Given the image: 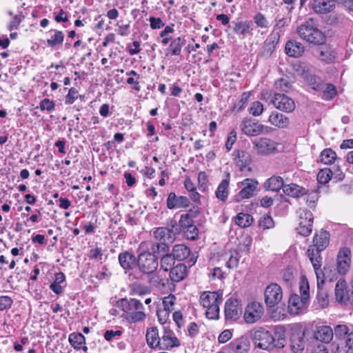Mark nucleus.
<instances>
[{"label": "nucleus", "instance_id": "1", "mask_svg": "<svg viewBox=\"0 0 353 353\" xmlns=\"http://www.w3.org/2000/svg\"><path fill=\"white\" fill-rule=\"evenodd\" d=\"M117 306L125 314V319L130 323L141 321L146 317L143 303L137 299H120Z\"/></svg>", "mask_w": 353, "mask_h": 353}, {"label": "nucleus", "instance_id": "2", "mask_svg": "<svg viewBox=\"0 0 353 353\" xmlns=\"http://www.w3.org/2000/svg\"><path fill=\"white\" fill-rule=\"evenodd\" d=\"M296 32L299 37L310 43L321 44L323 42L325 36L318 28V21L310 18L297 27Z\"/></svg>", "mask_w": 353, "mask_h": 353}, {"label": "nucleus", "instance_id": "3", "mask_svg": "<svg viewBox=\"0 0 353 353\" xmlns=\"http://www.w3.org/2000/svg\"><path fill=\"white\" fill-rule=\"evenodd\" d=\"M222 294L218 292H204L200 296V303L206 309L205 315L209 319H217L219 306L222 303Z\"/></svg>", "mask_w": 353, "mask_h": 353}, {"label": "nucleus", "instance_id": "4", "mask_svg": "<svg viewBox=\"0 0 353 353\" xmlns=\"http://www.w3.org/2000/svg\"><path fill=\"white\" fill-rule=\"evenodd\" d=\"M172 228H174V226H172ZM153 234L154 238L161 243H153L151 246V252L154 253L168 252L169 248L166 243L172 242L174 240L176 232H174L173 229L161 227L157 228Z\"/></svg>", "mask_w": 353, "mask_h": 353}, {"label": "nucleus", "instance_id": "5", "mask_svg": "<svg viewBox=\"0 0 353 353\" xmlns=\"http://www.w3.org/2000/svg\"><path fill=\"white\" fill-rule=\"evenodd\" d=\"M336 301L341 304L353 305V279L349 285L344 280H339L335 285Z\"/></svg>", "mask_w": 353, "mask_h": 353}, {"label": "nucleus", "instance_id": "6", "mask_svg": "<svg viewBox=\"0 0 353 353\" xmlns=\"http://www.w3.org/2000/svg\"><path fill=\"white\" fill-rule=\"evenodd\" d=\"M139 270L144 274H152L157 269L159 263L154 252H143L137 259Z\"/></svg>", "mask_w": 353, "mask_h": 353}, {"label": "nucleus", "instance_id": "7", "mask_svg": "<svg viewBox=\"0 0 353 353\" xmlns=\"http://www.w3.org/2000/svg\"><path fill=\"white\" fill-rule=\"evenodd\" d=\"M241 128L243 133L248 136L255 137L261 134H269L271 128L251 119L245 118L241 123Z\"/></svg>", "mask_w": 353, "mask_h": 353}, {"label": "nucleus", "instance_id": "8", "mask_svg": "<svg viewBox=\"0 0 353 353\" xmlns=\"http://www.w3.org/2000/svg\"><path fill=\"white\" fill-rule=\"evenodd\" d=\"M299 226L296 228L297 232L303 236H309L312 231L313 215L312 213L307 209H299Z\"/></svg>", "mask_w": 353, "mask_h": 353}, {"label": "nucleus", "instance_id": "9", "mask_svg": "<svg viewBox=\"0 0 353 353\" xmlns=\"http://www.w3.org/2000/svg\"><path fill=\"white\" fill-rule=\"evenodd\" d=\"M258 181L254 179L247 178L242 181L239 184V188H241L238 194L234 196V200L236 202H239L244 199H249L254 196L257 186Z\"/></svg>", "mask_w": 353, "mask_h": 353}, {"label": "nucleus", "instance_id": "10", "mask_svg": "<svg viewBox=\"0 0 353 353\" xmlns=\"http://www.w3.org/2000/svg\"><path fill=\"white\" fill-rule=\"evenodd\" d=\"M253 339L256 345L262 350H271L274 348V338L272 334L263 328L254 332Z\"/></svg>", "mask_w": 353, "mask_h": 353}, {"label": "nucleus", "instance_id": "11", "mask_svg": "<svg viewBox=\"0 0 353 353\" xmlns=\"http://www.w3.org/2000/svg\"><path fill=\"white\" fill-rule=\"evenodd\" d=\"M265 303L270 307H274L283 298V291L280 285L271 283L268 285L264 292Z\"/></svg>", "mask_w": 353, "mask_h": 353}, {"label": "nucleus", "instance_id": "12", "mask_svg": "<svg viewBox=\"0 0 353 353\" xmlns=\"http://www.w3.org/2000/svg\"><path fill=\"white\" fill-rule=\"evenodd\" d=\"M242 314V307L236 299L230 298L225 303V316L227 321H236Z\"/></svg>", "mask_w": 353, "mask_h": 353}, {"label": "nucleus", "instance_id": "13", "mask_svg": "<svg viewBox=\"0 0 353 353\" xmlns=\"http://www.w3.org/2000/svg\"><path fill=\"white\" fill-rule=\"evenodd\" d=\"M351 265V250L344 247L339 250L336 258V268L340 274H345Z\"/></svg>", "mask_w": 353, "mask_h": 353}, {"label": "nucleus", "instance_id": "14", "mask_svg": "<svg viewBox=\"0 0 353 353\" xmlns=\"http://www.w3.org/2000/svg\"><path fill=\"white\" fill-rule=\"evenodd\" d=\"M264 312L263 305L257 302L248 304L244 313V319L247 323H254L263 316Z\"/></svg>", "mask_w": 353, "mask_h": 353}, {"label": "nucleus", "instance_id": "15", "mask_svg": "<svg viewBox=\"0 0 353 353\" xmlns=\"http://www.w3.org/2000/svg\"><path fill=\"white\" fill-rule=\"evenodd\" d=\"M254 149L257 154L266 155L274 152L276 149L277 143L266 137L258 139L252 142Z\"/></svg>", "mask_w": 353, "mask_h": 353}, {"label": "nucleus", "instance_id": "16", "mask_svg": "<svg viewBox=\"0 0 353 353\" xmlns=\"http://www.w3.org/2000/svg\"><path fill=\"white\" fill-rule=\"evenodd\" d=\"M272 103L276 109L285 112H292L295 109L294 100L285 94H275Z\"/></svg>", "mask_w": 353, "mask_h": 353}, {"label": "nucleus", "instance_id": "17", "mask_svg": "<svg viewBox=\"0 0 353 353\" xmlns=\"http://www.w3.org/2000/svg\"><path fill=\"white\" fill-rule=\"evenodd\" d=\"M308 303L305 298H301L296 294H292L288 300L289 312L293 315L303 313L306 310Z\"/></svg>", "mask_w": 353, "mask_h": 353}, {"label": "nucleus", "instance_id": "18", "mask_svg": "<svg viewBox=\"0 0 353 353\" xmlns=\"http://www.w3.org/2000/svg\"><path fill=\"white\" fill-rule=\"evenodd\" d=\"M334 334L337 340L345 343L350 350H353V330L346 325H338L334 327Z\"/></svg>", "mask_w": 353, "mask_h": 353}, {"label": "nucleus", "instance_id": "19", "mask_svg": "<svg viewBox=\"0 0 353 353\" xmlns=\"http://www.w3.org/2000/svg\"><path fill=\"white\" fill-rule=\"evenodd\" d=\"M180 343L174 334L170 329L164 327V331L159 343V348L163 350H168L174 347L179 346Z\"/></svg>", "mask_w": 353, "mask_h": 353}, {"label": "nucleus", "instance_id": "20", "mask_svg": "<svg viewBox=\"0 0 353 353\" xmlns=\"http://www.w3.org/2000/svg\"><path fill=\"white\" fill-rule=\"evenodd\" d=\"M250 347V342L246 336L235 339L228 345L230 353H248Z\"/></svg>", "mask_w": 353, "mask_h": 353}, {"label": "nucleus", "instance_id": "21", "mask_svg": "<svg viewBox=\"0 0 353 353\" xmlns=\"http://www.w3.org/2000/svg\"><path fill=\"white\" fill-rule=\"evenodd\" d=\"M322 250H319L317 248L310 246L307 249V254L314 269L317 279H319L320 274L322 273L321 267L322 265V258L320 252ZM320 283L318 281V287L319 288Z\"/></svg>", "mask_w": 353, "mask_h": 353}, {"label": "nucleus", "instance_id": "22", "mask_svg": "<svg viewBox=\"0 0 353 353\" xmlns=\"http://www.w3.org/2000/svg\"><path fill=\"white\" fill-rule=\"evenodd\" d=\"M268 122L271 125L281 129L288 128L290 123V119L288 117L277 111L271 112L268 117Z\"/></svg>", "mask_w": 353, "mask_h": 353}, {"label": "nucleus", "instance_id": "23", "mask_svg": "<svg viewBox=\"0 0 353 353\" xmlns=\"http://www.w3.org/2000/svg\"><path fill=\"white\" fill-rule=\"evenodd\" d=\"M230 174L225 172V178L222 179L215 192L216 197L221 201L225 202L229 195V185Z\"/></svg>", "mask_w": 353, "mask_h": 353}, {"label": "nucleus", "instance_id": "24", "mask_svg": "<svg viewBox=\"0 0 353 353\" xmlns=\"http://www.w3.org/2000/svg\"><path fill=\"white\" fill-rule=\"evenodd\" d=\"M305 332L299 331L293 333L290 340V346L294 353H301L305 348Z\"/></svg>", "mask_w": 353, "mask_h": 353}, {"label": "nucleus", "instance_id": "25", "mask_svg": "<svg viewBox=\"0 0 353 353\" xmlns=\"http://www.w3.org/2000/svg\"><path fill=\"white\" fill-rule=\"evenodd\" d=\"M234 161L240 171L243 172L246 169L248 171H251V168L248 167L251 163V157L247 152L237 150L235 153Z\"/></svg>", "mask_w": 353, "mask_h": 353}, {"label": "nucleus", "instance_id": "26", "mask_svg": "<svg viewBox=\"0 0 353 353\" xmlns=\"http://www.w3.org/2000/svg\"><path fill=\"white\" fill-rule=\"evenodd\" d=\"M280 38L279 32H272L266 39L263 45V54L269 57L275 50Z\"/></svg>", "mask_w": 353, "mask_h": 353}, {"label": "nucleus", "instance_id": "27", "mask_svg": "<svg viewBox=\"0 0 353 353\" xmlns=\"http://www.w3.org/2000/svg\"><path fill=\"white\" fill-rule=\"evenodd\" d=\"M188 205L189 200L186 196H177L174 192H170L167 199V206L169 209L185 208Z\"/></svg>", "mask_w": 353, "mask_h": 353}, {"label": "nucleus", "instance_id": "28", "mask_svg": "<svg viewBox=\"0 0 353 353\" xmlns=\"http://www.w3.org/2000/svg\"><path fill=\"white\" fill-rule=\"evenodd\" d=\"M319 59L326 63H331L334 62L336 58L337 53L333 47L329 45L321 46L319 50Z\"/></svg>", "mask_w": 353, "mask_h": 353}, {"label": "nucleus", "instance_id": "29", "mask_svg": "<svg viewBox=\"0 0 353 353\" xmlns=\"http://www.w3.org/2000/svg\"><path fill=\"white\" fill-rule=\"evenodd\" d=\"M233 31L235 34L245 37L248 34L252 35L253 26L251 21H233Z\"/></svg>", "mask_w": 353, "mask_h": 353}, {"label": "nucleus", "instance_id": "30", "mask_svg": "<svg viewBox=\"0 0 353 353\" xmlns=\"http://www.w3.org/2000/svg\"><path fill=\"white\" fill-rule=\"evenodd\" d=\"M310 6L311 8L318 14L328 13L334 8L329 0H313Z\"/></svg>", "mask_w": 353, "mask_h": 353}, {"label": "nucleus", "instance_id": "31", "mask_svg": "<svg viewBox=\"0 0 353 353\" xmlns=\"http://www.w3.org/2000/svg\"><path fill=\"white\" fill-rule=\"evenodd\" d=\"M329 242V233L322 230L315 234L313 239V245L311 246L317 248L319 250H323L327 248Z\"/></svg>", "mask_w": 353, "mask_h": 353}, {"label": "nucleus", "instance_id": "32", "mask_svg": "<svg viewBox=\"0 0 353 353\" xmlns=\"http://www.w3.org/2000/svg\"><path fill=\"white\" fill-rule=\"evenodd\" d=\"M187 266L183 263H178L170 271V278L173 282H179L187 276Z\"/></svg>", "mask_w": 353, "mask_h": 353}, {"label": "nucleus", "instance_id": "33", "mask_svg": "<svg viewBox=\"0 0 353 353\" xmlns=\"http://www.w3.org/2000/svg\"><path fill=\"white\" fill-rule=\"evenodd\" d=\"M137 259L133 254L129 252H124L119 256V263L125 270H132L135 267Z\"/></svg>", "mask_w": 353, "mask_h": 353}, {"label": "nucleus", "instance_id": "34", "mask_svg": "<svg viewBox=\"0 0 353 353\" xmlns=\"http://www.w3.org/2000/svg\"><path fill=\"white\" fill-rule=\"evenodd\" d=\"M285 52L290 57H299L304 52V47L300 42L289 41L285 44Z\"/></svg>", "mask_w": 353, "mask_h": 353}, {"label": "nucleus", "instance_id": "35", "mask_svg": "<svg viewBox=\"0 0 353 353\" xmlns=\"http://www.w3.org/2000/svg\"><path fill=\"white\" fill-rule=\"evenodd\" d=\"M333 330L329 326L319 327L314 334L316 340L325 343H330L333 339Z\"/></svg>", "mask_w": 353, "mask_h": 353}, {"label": "nucleus", "instance_id": "36", "mask_svg": "<svg viewBox=\"0 0 353 353\" xmlns=\"http://www.w3.org/2000/svg\"><path fill=\"white\" fill-rule=\"evenodd\" d=\"M274 347L276 348H282L285 346V329L283 326L277 325L274 327Z\"/></svg>", "mask_w": 353, "mask_h": 353}, {"label": "nucleus", "instance_id": "37", "mask_svg": "<svg viewBox=\"0 0 353 353\" xmlns=\"http://www.w3.org/2000/svg\"><path fill=\"white\" fill-rule=\"evenodd\" d=\"M283 186H285L283 179L279 176H272L264 184L266 190L273 192H278L281 188L283 189Z\"/></svg>", "mask_w": 353, "mask_h": 353}, {"label": "nucleus", "instance_id": "38", "mask_svg": "<svg viewBox=\"0 0 353 353\" xmlns=\"http://www.w3.org/2000/svg\"><path fill=\"white\" fill-rule=\"evenodd\" d=\"M283 192L290 196L299 197L306 194V190L295 183H290L283 186Z\"/></svg>", "mask_w": 353, "mask_h": 353}, {"label": "nucleus", "instance_id": "39", "mask_svg": "<svg viewBox=\"0 0 353 353\" xmlns=\"http://www.w3.org/2000/svg\"><path fill=\"white\" fill-rule=\"evenodd\" d=\"M146 341L148 345L151 348H156L159 347L161 337L159 335V332L157 327H152L147 331Z\"/></svg>", "mask_w": 353, "mask_h": 353}, {"label": "nucleus", "instance_id": "40", "mask_svg": "<svg viewBox=\"0 0 353 353\" xmlns=\"http://www.w3.org/2000/svg\"><path fill=\"white\" fill-rule=\"evenodd\" d=\"M190 254L188 247L183 244L175 245L172 249V256L178 261L185 259Z\"/></svg>", "mask_w": 353, "mask_h": 353}, {"label": "nucleus", "instance_id": "41", "mask_svg": "<svg viewBox=\"0 0 353 353\" xmlns=\"http://www.w3.org/2000/svg\"><path fill=\"white\" fill-rule=\"evenodd\" d=\"M296 270L293 267H288L282 274V280L287 285L291 287L296 282Z\"/></svg>", "mask_w": 353, "mask_h": 353}, {"label": "nucleus", "instance_id": "42", "mask_svg": "<svg viewBox=\"0 0 353 353\" xmlns=\"http://www.w3.org/2000/svg\"><path fill=\"white\" fill-rule=\"evenodd\" d=\"M185 44V40L180 37L172 39L168 50L172 55H179L181 48Z\"/></svg>", "mask_w": 353, "mask_h": 353}, {"label": "nucleus", "instance_id": "43", "mask_svg": "<svg viewBox=\"0 0 353 353\" xmlns=\"http://www.w3.org/2000/svg\"><path fill=\"white\" fill-rule=\"evenodd\" d=\"M164 254L160 259V268L165 272H168L174 266L175 259L171 254H168V252Z\"/></svg>", "mask_w": 353, "mask_h": 353}, {"label": "nucleus", "instance_id": "44", "mask_svg": "<svg viewBox=\"0 0 353 353\" xmlns=\"http://www.w3.org/2000/svg\"><path fill=\"white\" fill-rule=\"evenodd\" d=\"M65 280V277L63 273L59 272L55 274L54 282L50 285V290H52L57 294H60L63 292V288L61 285Z\"/></svg>", "mask_w": 353, "mask_h": 353}, {"label": "nucleus", "instance_id": "45", "mask_svg": "<svg viewBox=\"0 0 353 353\" xmlns=\"http://www.w3.org/2000/svg\"><path fill=\"white\" fill-rule=\"evenodd\" d=\"M252 216L246 213H239L235 217V223L241 228H247L252 225Z\"/></svg>", "mask_w": 353, "mask_h": 353}, {"label": "nucleus", "instance_id": "46", "mask_svg": "<svg viewBox=\"0 0 353 353\" xmlns=\"http://www.w3.org/2000/svg\"><path fill=\"white\" fill-rule=\"evenodd\" d=\"M305 81L312 89L318 92H319L320 90H322L323 88V86H324L323 81L315 75H307L305 78Z\"/></svg>", "mask_w": 353, "mask_h": 353}, {"label": "nucleus", "instance_id": "47", "mask_svg": "<svg viewBox=\"0 0 353 353\" xmlns=\"http://www.w3.org/2000/svg\"><path fill=\"white\" fill-rule=\"evenodd\" d=\"M69 341L74 349L80 350L85 343V337L81 333H72L69 336Z\"/></svg>", "mask_w": 353, "mask_h": 353}, {"label": "nucleus", "instance_id": "48", "mask_svg": "<svg viewBox=\"0 0 353 353\" xmlns=\"http://www.w3.org/2000/svg\"><path fill=\"white\" fill-rule=\"evenodd\" d=\"M321 161L324 164H332L336 159V152L330 148L323 150L321 153Z\"/></svg>", "mask_w": 353, "mask_h": 353}, {"label": "nucleus", "instance_id": "49", "mask_svg": "<svg viewBox=\"0 0 353 353\" xmlns=\"http://www.w3.org/2000/svg\"><path fill=\"white\" fill-rule=\"evenodd\" d=\"M332 175V170L330 168L321 169L317 174V181L321 184H326L331 180Z\"/></svg>", "mask_w": 353, "mask_h": 353}, {"label": "nucleus", "instance_id": "50", "mask_svg": "<svg viewBox=\"0 0 353 353\" xmlns=\"http://www.w3.org/2000/svg\"><path fill=\"white\" fill-rule=\"evenodd\" d=\"M64 39V34L61 31L54 30V34L47 40L48 45L50 47L61 45Z\"/></svg>", "mask_w": 353, "mask_h": 353}, {"label": "nucleus", "instance_id": "51", "mask_svg": "<svg viewBox=\"0 0 353 353\" xmlns=\"http://www.w3.org/2000/svg\"><path fill=\"white\" fill-rule=\"evenodd\" d=\"M323 89L319 92H322V97L325 100H330L336 94L335 87L332 84L324 83Z\"/></svg>", "mask_w": 353, "mask_h": 353}, {"label": "nucleus", "instance_id": "52", "mask_svg": "<svg viewBox=\"0 0 353 353\" xmlns=\"http://www.w3.org/2000/svg\"><path fill=\"white\" fill-rule=\"evenodd\" d=\"M274 87L278 90L288 92L292 90V85L287 79L281 78L274 82Z\"/></svg>", "mask_w": 353, "mask_h": 353}, {"label": "nucleus", "instance_id": "53", "mask_svg": "<svg viewBox=\"0 0 353 353\" xmlns=\"http://www.w3.org/2000/svg\"><path fill=\"white\" fill-rule=\"evenodd\" d=\"M299 292L301 298H305V300L309 301L310 300V287L307 279L303 277L299 284Z\"/></svg>", "mask_w": 353, "mask_h": 353}, {"label": "nucleus", "instance_id": "54", "mask_svg": "<svg viewBox=\"0 0 353 353\" xmlns=\"http://www.w3.org/2000/svg\"><path fill=\"white\" fill-rule=\"evenodd\" d=\"M263 110L264 108L263 104L261 102L256 101L252 102L250 104L248 111L252 115L258 117L263 113Z\"/></svg>", "mask_w": 353, "mask_h": 353}, {"label": "nucleus", "instance_id": "55", "mask_svg": "<svg viewBox=\"0 0 353 353\" xmlns=\"http://www.w3.org/2000/svg\"><path fill=\"white\" fill-rule=\"evenodd\" d=\"M239 261V253L236 251H231L230 257L226 263V265L228 268H234L237 267Z\"/></svg>", "mask_w": 353, "mask_h": 353}, {"label": "nucleus", "instance_id": "56", "mask_svg": "<svg viewBox=\"0 0 353 353\" xmlns=\"http://www.w3.org/2000/svg\"><path fill=\"white\" fill-rule=\"evenodd\" d=\"M176 301V297L174 295H169L168 296H165L163 299V309L172 312L174 310V306Z\"/></svg>", "mask_w": 353, "mask_h": 353}, {"label": "nucleus", "instance_id": "57", "mask_svg": "<svg viewBox=\"0 0 353 353\" xmlns=\"http://www.w3.org/2000/svg\"><path fill=\"white\" fill-rule=\"evenodd\" d=\"M332 347V350L334 353H347L350 350L346 344L341 342L340 340L333 343Z\"/></svg>", "mask_w": 353, "mask_h": 353}, {"label": "nucleus", "instance_id": "58", "mask_svg": "<svg viewBox=\"0 0 353 353\" xmlns=\"http://www.w3.org/2000/svg\"><path fill=\"white\" fill-rule=\"evenodd\" d=\"M259 224L264 230L272 228L274 225L272 218L268 214L260 219Z\"/></svg>", "mask_w": 353, "mask_h": 353}, {"label": "nucleus", "instance_id": "59", "mask_svg": "<svg viewBox=\"0 0 353 353\" xmlns=\"http://www.w3.org/2000/svg\"><path fill=\"white\" fill-rule=\"evenodd\" d=\"M198 185L202 192H205L208 188V176L204 172H200L198 174Z\"/></svg>", "mask_w": 353, "mask_h": 353}, {"label": "nucleus", "instance_id": "60", "mask_svg": "<svg viewBox=\"0 0 353 353\" xmlns=\"http://www.w3.org/2000/svg\"><path fill=\"white\" fill-rule=\"evenodd\" d=\"M183 232L188 239L195 240L198 237V229L194 225L184 229Z\"/></svg>", "mask_w": 353, "mask_h": 353}, {"label": "nucleus", "instance_id": "61", "mask_svg": "<svg viewBox=\"0 0 353 353\" xmlns=\"http://www.w3.org/2000/svg\"><path fill=\"white\" fill-rule=\"evenodd\" d=\"M254 21L258 27L261 28H265L268 27V22L263 14L261 13H257L254 17Z\"/></svg>", "mask_w": 353, "mask_h": 353}, {"label": "nucleus", "instance_id": "62", "mask_svg": "<svg viewBox=\"0 0 353 353\" xmlns=\"http://www.w3.org/2000/svg\"><path fill=\"white\" fill-rule=\"evenodd\" d=\"M54 106L55 104L53 101L49 99H44L39 103V108L41 110H47L49 112L54 109Z\"/></svg>", "mask_w": 353, "mask_h": 353}, {"label": "nucleus", "instance_id": "63", "mask_svg": "<svg viewBox=\"0 0 353 353\" xmlns=\"http://www.w3.org/2000/svg\"><path fill=\"white\" fill-rule=\"evenodd\" d=\"M179 225L183 228V230H184L188 227H190V225H194L193 220L189 214H182L179 220Z\"/></svg>", "mask_w": 353, "mask_h": 353}, {"label": "nucleus", "instance_id": "64", "mask_svg": "<svg viewBox=\"0 0 353 353\" xmlns=\"http://www.w3.org/2000/svg\"><path fill=\"white\" fill-rule=\"evenodd\" d=\"M12 299L8 296H0V311L10 308L12 305Z\"/></svg>", "mask_w": 353, "mask_h": 353}]
</instances>
